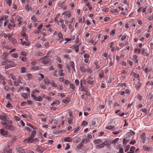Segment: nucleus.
<instances>
[{"mask_svg": "<svg viewBox=\"0 0 153 153\" xmlns=\"http://www.w3.org/2000/svg\"><path fill=\"white\" fill-rule=\"evenodd\" d=\"M98 75L100 77L102 78L104 77V71L103 70H102V69L100 70L99 71Z\"/></svg>", "mask_w": 153, "mask_h": 153, "instance_id": "7", "label": "nucleus"}, {"mask_svg": "<svg viewBox=\"0 0 153 153\" xmlns=\"http://www.w3.org/2000/svg\"><path fill=\"white\" fill-rule=\"evenodd\" d=\"M110 19L109 17H107L104 19V21L105 22L108 21Z\"/></svg>", "mask_w": 153, "mask_h": 153, "instance_id": "64", "label": "nucleus"}, {"mask_svg": "<svg viewBox=\"0 0 153 153\" xmlns=\"http://www.w3.org/2000/svg\"><path fill=\"white\" fill-rule=\"evenodd\" d=\"M31 96L33 98V99L36 101H42V97L41 96L37 97L34 95V93H32L31 94Z\"/></svg>", "mask_w": 153, "mask_h": 153, "instance_id": "4", "label": "nucleus"}, {"mask_svg": "<svg viewBox=\"0 0 153 153\" xmlns=\"http://www.w3.org/2000/svg\"><path fill=\"white\" fill-rule=\"evenodd\" d=\"M71 139L70 137H67L65 138L64 141L66 142H70L71 141Z\"/></svg>", "mask_w": 153, "mask_h": 153, "instance_id": "23", "label": "nucleus"}, {"mask_svg": "<svg viewBox=\"0 0 153 153\" xmlns=\"http://www.w3.org/2000/svg\"><path fill=\"white\" fill-rule=\"evenodd\" d=\"M152 70V68H146L145 69V71L146 73H148L150 71Z\"/></svg>", "mask_w": 153, "mask_h": 153, "instance_id": "20", "label": "nucleus"}, {"mask_svg": "<svg viewBox=\"0 0 153 153\" xmlns=\"http://www.w3.org/2000/svg\"><path fill=\"white\" fill-rule=\"evenodd\" d=\"M62 15H66L67 16H68V18H69L71 15V12H65L63 13Z\"/></svg>", "mask_w": 153, "mask_h": 153, "instance_id": "11", "label": "nucleus"}, {"mask_svg": "<svg viewBox=\"0 0 153 153\" xmlns=\"http://www.w3.org/2000/svg\"><path fill=\"white\" fill-rule=\"evenodd\" d=\"M81 140V139L79 137L77 138L76 140L74 142V143H77L79 142Z\"/></svg>", "mask_w": 153, "mask_h": 153, "instance_id": "48", "label": "nucleus"}, {"mask_svg": "<svg viewBox=\"0 0 153 153\" xmlns=\"http://www.w3.org/2000/svg\"><path fill=\"white\" fill-rule=\"evenodd\" d=\"M126 149L125 150V151L126 152L128 151L130 147V146L129 145H127L126 146Z\"/></svg>", "mask_w": 153, "mask_h": 153, "instance_id": "42", "label": "nucleus"}, {"mask_svg": "<svg viewBox=\"0 0 153 153\" xmlns=\"http://www.w3.org/2000/svg\"><path fill=\"white\" fill-rule=\"evenodd\" d=\"M135 149V148L134 146H132L130 150V151H134V150Z\"/></svg>", "mask_w": 153, "mask_h": 153, "instance_id": "57", "label": "nucleus"}, {"mask_svg": "<svg viewBox=\"0 0 153 153\" xmlns=\"http://www.w3.org/2000/svg\"><path fill=\"white\" fill-rule=\"evenodd\" d=\"M105 144L104 143H102L96 146V148H102L104 147L105 146Z\"/></svg>", "mask_w": 153, "mask_h": 153, "instance_id": "14", "label": "nucleus"}, {"mask_svg": "<svg viewBox=\"0 0 153 153\" xmlns=\"http://www.w3.org/2000/svg\"><path fill=\"white\" fill-rule=\"evenodd\" d=\"M31 69L33 70L36 71L39 69V66L34 67L31 68Z\"/></svg>", "mask_w": 153, "mask_h": 153, "instance_id": "37", "label": "nucleus"}, {"mask_svg": "<svg viewBox=\"0 0 153 153\" xmlns=\"http://www.w3.org/2000/svg\"><path fill=\"white\" fill-rule=\"evenodd\" d=\"M22 97H23L24 98L27 99L28 98V97L27 95L25 93H23L22 94Z\"/></svg>", "mask_w": 153, "mask_h": 153, "instance_id": "29", "label": "nucleus"}, {"mask_svg": "<svg viewBox=\"0 0 153 153\" xmlns=\"http://www.w3.org/2000/svg\"><path fill=\"white\" fill-rule=\"evenodd\" d=\"M153 97L152 94L151 93H150L148 97V98L151 100L152 99Z\"/></svg>", "mask_w": 153, "mask_h": 153, "instance_id": "49", "label": "nucleus"}, {"mask_svg": "<svg viewBox=\"0 0 153 153\" xmlns=\"http://www.w3.org/2000/svg\"><path fill=\"white\" fill-rule=\"evenodd\" d=\"M141 85V84L140 83H137V85L136 87V88L137 90H138L139 88Z\"/></svg>", "mask_w": 153, "mask_h": 153, "instance_id": "58", "label": "nucleus"}, {"mask_svg": "<svg viewBox=\"0 0 153 153\" xmlns=\"http://www.w3.org/2000/svg\"><path fill=\"white\" fill-rule=\"evenodd\" d=\"M12 56L14 58H17L18 57L19 55L17 53H13L12 54Z\"/></svg>", "mask_w": 153, "mask_h": 153, "instance_id": "40", "label": "nucleus"}, {"mask_svg": "<svg viewBox=\"0 0 153 153\" xmlns=\"http://www.w3.org/2000/svg\"><path fill=\"white\" fill-rule=\"evenodd\" d=\"M16 65H6L5 67V68L7 69L9 68H10L12 67H15Z\"/></svg>", "mask_w": 153, "mask_h": 153, "instance_id": "18", "label": "nucleus"}, {"mask_svg": "<svg viewBox=\"0 0 153 153\" xmlns=\"http://www.w3.org/2000/svg\"><path fill=\"white\" fill-rule=\"evenodd\" d=\"M119 140V138H117L115 139L114 140H112L113 143L115 144Z\"/></svg>", "mask_w": 153, "mask_h": 153, "instance_id": "41", "label": "nucleus"}, {"mask_svg": "<svg viewBox=\"0 0 153 153\" xmlns=\"http://www.w3.org/2000/svg\"><path fill=\"white\" fill-rule=\"evenodd\" d=\"M15 19L16 20H17L18 22H19L21 21V17L19 16H16L15 18Z\"/></svg>", "mask_w": 153, "mask_h": 153, "instance_id": "30", "label": "nucleus"}, {"mask_svg": "<svg viewBox=\"0 0 153 153\" xmlns=\"http://www.w3.org/2000/svg\"><path fill=\"white\" fill-rule=\"evenodd\" d=\"M80 70L83 72H85L87 71V69L83 67H81L80 68Z\"/></svg>", "mask_w": 153, "mask_h": 153, "instance_id": "26", "label": "nucleus"}, {"mask_svg": "<svg viewBox=\"0 0 153 153\" xmlns=\"http://www.w3.org/2000/svg\"><path fill=\"white\" fill-rule=\"evenodd\" d=\"M81 90L83 91H87L86 87L85 86L82 87V88H81Z\"/></svg>", "mask_w": 153, "mask_h": 153, "instance_id": "52", "label": "nucleus"}, {"mask_svg": "<svg viewBox=\"0 0 153 153\" xmlns=\"http://www.w3.org/2000/svg\"><path fill=\"white\" fill-rule=\"evenodd\" d=\"M7 55L5 54L4 53L1 56V58L3 59H4L7 56Z\"/></svg>", "mask_w": 153, "mask_h": 153, "instance_id": "34", "label": "nucleus"}, {"mask_svg": "<svg viewBox=\"0 0 153 153\" xmlns=\"http://www.w3.org/2000/svg\"><path fill=\"white\" fill-rule=\"evenodd\" d=\"M118 12V10L117 9H113L111 11V12L112 13H116Z\"/></svg>", "mask_w": 153, "mask_h": 153, "instance_id": "51", "label": "nucleus"}, {"mask_svg": "<svg viewBox=\"0 0 153 153\" xmlns=\"http://www.w3.org/2000/svg\"><path fill=\"white\" fill-rule=\"evenodd\" d=\"M79 126H78L75 129H74L73 130V131L74 130V133L78 131V129H79Z\"/></svg>", "mask_w": 153, "mask_h": 153, "instance_id": "44", "label": "nucleus"}, {"mask_svg": "<svg viewBox=\"0 0 153 153\" xmlns=\"http://www.w3.org/2000/svg\"><path fill=\"white\" fill-rule=\"evenodd\" d=\"M26 68L25 67H22L21 68V73H25L26 72Z\"/></svg>", "mask_w": 153, "mask_h": 153, "instance_id": "21", "label": "nucleus"}, {"mask_svg": "<svg viewBox=\"0 0 153 153\" xmlns=\"http://www.w3.org/2000/svg\"><path fill=\"white\" fill-rule=\"evenodd\" d=\"M83 143H82V142H81L77 146V147L78 148H81L82 146H83Z\"/></svg>", "mask_w": 153, "mask_h": 153, "instance_id": "46", "label": "nucleus"}, {"mask_svg": "<svg viewBox=\"0 0 153 153\" xmlns=\"http://www.w3.org/2000/svg\"><path fill=\"white\" fill-rule=\"evenodd\" d=\"M94 82L93 77L91 76L89 77L87 79V82L89 84L93 85Z\"/></svg>", "mask_w": 153, "mask_h": 153, "instance_id": "6", "label": "nucleus"}, {"mask_svg": "<svg viewBox=\"0 0 153 153\" xmlns=\"http://www.w3.org/2000/svg\"><path fill=\"white\" fill-rule=\"evenodd\" d=\"M63 71V70L62 69H61L59 71V75L60 76H63L64 75H65V74L64 73H62Z\"/></svg>", "mask_w": 153, "mask_h": 153, "instance_id": "19", "label": "nucleus"}, {"mask_svg": "<svg viewBox=\"0 0 153 153\" xmlns=\"http://www.w3.org/2000/svg\"><path fill=\"white\" fill-rule=\"evenodd\" d=\"M33 12H34V13H35L36 14V15H39L40 14V13H39V9H38V8H37L36 10H35L34 11H33Z\"/></svg>", "mask_w": 153, "mask_h": 153, "instance_id": "24", "label": "nucleus"}, {"mask_svg": "<svg viewBox=\"0 0 153 153\" xmlns=\"http://www.w3.org/2000/svg\"><path fill=\"white\" fill-rule=\"evenodd\" d=\"M69 64L71 66V68L73 69L74 71H75V70L74 68V63L73 61H70L69 62Z\"/></svg>", "mask_w": 153, "mask_h": 153, "instance_id": "13", "label": "nucleus"}, {"mask_svg": "<svg viewBox=\"0 0 153 153\" xmlns=\"http://www.w3.org/2000/svg\"><path fill=\"white\" fill-rule=\"evenodd\" d=\"M114 128V126H108L107 127H106V128L108 129H111L112 128Z\"/></svg>", "mask_w": 153, "mask_h": 153, "instance_id": "45", "label": "nucleus"}, {"mask_svg": "<svg viewBox=\"0 0 153 153\" xmlns=\"http://www.w3.org/2000/svg\"><path fill=\"white\" fill-rule=\"evenodd\" d=\"M12 106V105L10 104L9 102H8L6 105V107L7 108H10Z\"/></svg>", "mask_w": 153, "mask_h": 153, "instance_id": "62", "label": "nucleus"}, {"mask_svg": "<svg viewBox=\"0 0 153 153\" xmlns=\"http://www.w3.org/2000/svg\"><path fill=\"white\" fill-rule=\"evenodd\" d=\"M140 138L141 139L143 140H144L146 138L145 133H142V135L140 136Z\"/></svg>", "mask_w": 153, "mask_h": 153, "instance_id": "22", "label": "nucleus"}, {"mask_svg": "<svg viewBox=\"0 0 153 153\" xmlns=\"http://www.w3.org/2000/svg\"><path fill=\"white\" fill-rule=\"evenodd\" d=\"M143 149L144 150H149L150 149V148L147 147V146L146 145L143 146Z\"/></svg>", "mask_w": 153, "mask_h": 153, "instance_id": "35", "label": "nucleus"}, {"mask_svg": "<svg viewBox=\"0 0 153 153\" xmlns=\"http://www.w3.org/2000/svg\"><path fill=\"white\" fill-rule=\"evenodd\" d=\"M25 10L26 11H29V10H31V11H32V8L31 7H29V4H27V5L25 7Z\"/></svg>", "mask_w": 153, "mask_h": 153, "instance_id": "12", "label": "nucleus"}, {"mask_svg": "<svg viewBox=\"0 0 153 153\" xmlns=\"http://www.w3.org/2000/svg\"><path fill=\"white\" fill-rule=\"evenodd\" d=\"M7 4H8L9 6H10L12 4L11 0H7Z\"/></svg>", "mask_w": 153, "mask_h": 153, "instance_id": "39", "label": "nucleus"}, {"mask_svg": "<svg viewBox=\"0 0 153 153\" xmlns=\"http://www.w3.org/2000/svg\"><path fill=\"white\" fill-rule=\"evenodd\" d=\"M39 75H40L41 77V78H39L38 79L39 81H41L42 79L44 78V76L42 74H39Z\"/></svg>", "mask_w": 153, "mask_h": 153, "instance_id": "31", "label": "nucleus"}, {"mask_svg": "<svg viewBox=\"0 0 153 153\" xmlns=\"http://www.w3.org/2000/svg\"><path fill=\"white\" fill-rule=\"evenodd\" d=\"M17 151L20 153H25V150L22 147L19 146L16 147Z\"/></svg>", "mask_w": 153, "mask_h": 153, "instance_id": "5", "label": "nucleus"}, {"mask_svg": "<svg viewBox=\"0 0 153 153\" xmlns=\"http://www.w3.org/2000/svg\"><path fill=\"white\" fill-rule=\"evenodd\" d=\"M85 21V19L84 16L79 17V18L78 22L83 23Z\"/></svg>", "mask_w": 153, "mask_h": 153, "instance_id": "8", "label": "nucleus"}, {"mask_svg": "<svg viewBox=\"0 0 153 153\" xmlns=\"http://www.w3.org/2000/svg\"><path fill=\"white\" fill-rule=\"evenodd\" d=\"M127 136L129 138L130 137H131L132 135V134L130 131V132H128L127 133Z\"/></svg>", "mask_w": 153, "mask_h": 153, "instance_id": "47", "label": "nucleus"}, {"mask_svg": "<svg viewBox=\"0 0 153 153\" xmlns=\"http://www.w3.org/2000/svg\"><path fill=\"white\" fill-rule=\"evenodd\" d=\"M82 80V82L84 83V85H85L87 81H86L85 79H83Z\"/></svg>", "mask_w": 153, "mask_h": 153, "instance_id": "63", "label": "nucleus"}, {"mask_svg": "<svg viewBox=\"0 0 153 153\" xmlns=\"http://www.w3.org/2000/svg\"><path fill=\"white\" fill-rule=\"evenodd\" d=\"M102 142L101 140L99 139L94 140V142L96 144H99L101 143Z\"/></svg>", "mask_w": 153, "mask_h": 153, "instance_id": "25", "label": "nucleus"}, {"mask_svg": "<svg viewBox=\"0 0 153 153\" xmlns=\"http://www.w3.org/2000/svg\"><path fill=\"white\" fill-rule=\"evenodd\" d=\"M66 68L68 70V72H70L71 71V67L70 66L67 65L66 66Z\"/></svg>", "mask_w": 153, "mask_h": 153, "instance_id": "59", "label": "nucleus"}, {"mask_svg": "<svg viewBox=\"0 0 153 153\" xmlns=\"http://www.w3.org/2000/svg\"><path fill=\"white\" fill-rule=\"evenodd\" d=\"M36 130H33L32 132V134L30 136L25 139L24 140V141L25 142H27V143L30 142V143H32L34 142V139H33V138L35 137L36 134Z\"/></svg>", "mask_w": 153, "mask_h": 153, "instance_id": "1", "label": "nucleus"}, {"mask_svg": "<svg viewBox=\"0 0 153 153\" xmlns=\"http://www.w3.org/2000/svg\"><path fill=\"white\" fill-rule=\"evenodd\" d=\"M6 62H2V65H4L5 64H7L8 63H11V64H13L14 63V62L11 61L10 60H6Z\"/></svg>", "mask_w": 153, "mask_h": 153, "instance_id": "9", "label": "nucleus"}, {"mask_svg": "<svg viewBox=\"0 0 153 153\" xmlns=\"http://www.w3.org/2000/svg\"><path fill=\"white\" fill-rule=\"evenodd\" d=\"M58 36L59 37L60 39H62V40L64 39V38H63V35L61 33L59 32V33L58 34Z\"/></svg>", "mask_w": 153, "mask_h": 153, "instance_id": "28", "label": "nucleus"}, {"mask_svg": "<svg viewBox=\"0 0 153 153\" xmlns=\"http://www.w3.org/2000/svg\"><path fill=\"white\" fill-rule=\"evenodd\" d=\"M72 39H69V38H66L65 39V40H66L67 41V42H65L63 44H65L67 42L70 41Z\"/></svg>", "mask_w": 153, "mask_h": 153, "instance_id": "54", "label": "nucleus"}, {"mask_svg": "<svg viewBox=\"0 0 153 153\" xmlns=\"http://www.w3.org/2000/svg\"><path fill=\"white\" fill-rule=\"evenodd\" d=\"M6 115L4 114H3L2 115H0V119L1 120L5 121L7 119Z\"/></svg>", "mask_w": 153, "mask_h": 153, "instance_id": "10", "label": "nucleus"}, {"mask_svg": "<svg viewBox=\"0 0 153 153\" xmlns=\"http://www.w3.org/2000/svg\"><path fill=\"white\" fill-rule=\"evenodd\" d=\"M92 43V44L94 45H95L97 43V42L96 41L94 42V40H91L90 41Z\"/></svg>", "mask_w": 153, "mask_h": 153, "instance_id": "56", "label": "nucleus"}, {"mask_svg": "<svg viewBox=\"0 0 153 153\" xmlns=\"http://www.w3.org/2000/svg\"><path fill=\"white\" fill-rule=\"evenodd\" d=\"M21 54L22 56H26L27 55V53L26 52H25L23 51V52H21Z\"/></svg>", "mask_w": 153, "mask_h": 153, "instance_id": "43", "label": "nucleus"}, {"mask_svg": "<svg viewBox=\"0 0 153 153\" xmlns=\"http://www.w3.org/2000/svg\"><path fill=\"white\" fill-rule=\"evenodd\" d=\"M8 16L7 15H5L3 16L2 18H1V20H6L8 17Z\"/></svg>", "mask_w": 153, "mask_h": 153, "instance_id": "36", "label": "nucleus"}, {"mask_svg": "<svg viewBox=\"0 0 153 153\" xmlns=\"http://www.w3.org/2000/svg\"><path fill=\"white\" fill-rule=\"evenodd\" d=\"M21 41H22V45H25L26 46H28L29 45V43H28V42H26L25 41L24 42H22V39H21Z\"/></svg>", "mask_w": 153, "mask_h": 153, "instance_id": "27", "label": "nucleus"}, {"mask_svg": "<svg viewBox=\"0 0 153 153\" xmlns=\"http://www.w3.org/2000/svg\"><path fill=\"white\" fill-rule=\"evenodd\" d=\"M47 56H45L41 58L40 59H43L42 63L45 64H48L51 65V60L48 58H47Z\"/></svg>", "mask_w": 153, "mask_h": 153, "instance_id": "2", "label": "nucleus"}, {"mask_svg": "<svg viewBox=\"0 0 153 153\" xmlns=\"http://www.w3.org/2000/svg\"><path fill=\"white\" fill-rule=\"evenodd\" d=\"M36 63V61L35 60H34L31 62V64L33 66H34Z\"/></svg>", "mask_w": 153, "mask_h": 153, "instance_id": "60", "label": "nucleus"}, {"mask_svg": "<svg viewBox=\"0 0 153 153\" xmlns=\"http://www.w3.org/2000/svg\"><path fill=\"white\" fill-rule=\"evenodd\" d=\"M50 84L53 86L54 87H57V85L55 84L54 82L53 81L51 82L50 83Z\"/></svg>", "mask_w": 153, "mask_h": 153, "instance_id": "38", "label": "nucleus"}, {"mask_svg": "<svg viewBox=\"0 0 153 153\" xmlns=\"http://www.w3.org/2000/svg\"><path fill=\"white\" fill-rule=\"evenodd\" d=\"M105 142H106V146H109L112 143H113L112 140H109L106 141H105Z\"/></svg>", "mask_w": 153, "mask_h": 153, "instance_id": "16", "label": "nucleus"}, {"mask_svg": "<svg viewBox=\"0 0 153 153\" xmlns=\"http://www.w3.org/2000/svg\"><path fill=\"white\" fill-rule=\"evenodd\" d=\"M6 97L7 99H10L11 97V95L10 94H7Z\"/></svg>", "mask_w": 153, "mask_h": 153, "instance_id": "55", "label": "nucleus"}, {"mask_svg": "<svg viewBox=\"0 0 153 153\" xmlns=\"http://www.w3.org/2000/svg\"><path fill=\"white\" fill-rule=\"evenodd\" d=\"M0 132H1V134L2 135H6V134H7V131H5L4 130H3L2 129H1V130Z\"/></svg>", "mask_w": 153, "mask_h": 153, "instance_id": "15", "label": "nucleus"}, {"mask_svg": "<svg viewBox=\"0 0 153 153\" xmlns=\"http://www.w3.org/2000/svg\"><path fill=\"white\" fill-rule=\"evenodd\" d=\"M44 82L46 84H49L50 83V81L49 79L47 78L44 80Z\"/></svg>", "mask_w": 153, "mask_h": 153, "instance_id": "33", "label": "nucleus"}, {"mask_svg": "<svg viewBox=\"0 0 153 153\" xmlns=\"http://www.w3.org/2000/svg\"><path fill=\"white\" fill-rule=\"evenodd\" d=\"M101 62L100 63H98L97 62H95L94 63V65L96 66L95 69H98L100 67V64Z\"/></svg>", "mask_w": 153, "mask_h": 153, "instance_id": "17", "label": "nucleus"}, {"mask_svg": "<svg viewBox=\"0 0 153 153\" xmlns=\"http://www.w3.org/2000/svg\"><path fill=\"white\" fill-rule=\"evenodd\" d=\"M84 57L85 58H88L89 57V55L87 53H85L84 55Z\"/></svg>", "mask_w": 153, "mask_h": 153, "instance_id": "50", "label": "nucleus"}, {"mask_svg": "<svg viewBox=\"0 0 153 153\" xmlns=\"http://www.w3.org/2000/svg\"><path fill=\"white\" fill-rule=\"evenodd\" d=\"M31 19L34 22H36L37 20V19L35 16V15H33V16L31 17Z\"/></svg>", "mask_w": 153, "mask_h": 153, "instance_id": "32", "label": "nucleus"}, {"mask_svg": "<svg viewBox=\"0 0 153 153\" xmlns=\"http://www.w3.org/2000/svg\"><path fill=\"white\" fill-rule=\"evenodd\" d=\"M2 124L3 126L7 129H10L11 131L13 130V128L11 125L8 124L7 123L5 122L2 123Z\"/></svg>", "mask_w": 153, "mask_h": 153, "instance_id": "3", "label": "nucleus"}, {"mask_svg": "<svg viewBox=\"0 0 153 153\" xmlns=\"http://www.w3.org/2000/svg\"><path fill=\"white\" fill-rule=\"evenodd\" d=\"M46 28H47V30H48L50 32H51L52 31V29L51 28H50L49 27V25L46 27Z\"/></svg>", "mask_w": 153, "mask_h": 153, "instance_id": "61", "label": "nucleus"}, {"mask_svg": "<svg viewBox=\"0 0 153 153\" xmlns=\"http://www.w3.org/2000/svg\"><path fill=\"white\" fill-rule=\"evenodd\" d=\"M75 84L76 85H79V81L78 79H76L75 80Z\"/></svg>", "mask_w": 153, "mask_h": 153, "instance_id": "53", "label": "nucleus"}]
</instances>
